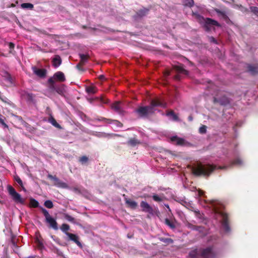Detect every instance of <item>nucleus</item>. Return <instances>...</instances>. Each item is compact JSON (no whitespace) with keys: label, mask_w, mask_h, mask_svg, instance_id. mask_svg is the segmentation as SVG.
Segmentation results:
<instances>
[{"label":"nucleus","mask_w":258,"mask_h":258,"mask_svg":"<svg viewBox=\"0 0 258 258\" xmlns=\"http://www.w3.org/2000/svg\"><path fill=\"white\" fill-rule=\"evenodd\" d=\"M216 168L215 165L199 163L192 167L191 171L192 174L197 176H209Z\"/></svg>","instance_id":"1"},{"label":"nucleus","mask_w":258,"mask_h":258,"mask_svg":"<svg viewBox=\"0 0 258 258\" xmlns=\"http://www.w3.org/2000/svg\"><path fill=\"white\" fill-rule=\"evenodd\" d=\"M213 211L215 214V218L217 219L218 216L222 218L221 223L223 226L224 231L226 232H229L230 231V227L229 223L228 215L225 213L221 208H218L215 202L212 203Z\"/></svg>","instance_id":"2"},{"label":"nucleus","mask_w":258,"mask_h":258,"mask_svg":"<svg viewBox=\"0 0 258 258\" xmlns=\"http://www.w3.org/2000/svg\"><path fill=\"white\" fill-rule=\"evenodd\" d=\"M41 211L45 218L46 222L49 224L50 227L57 230L58 229L57 224L55 220L50 216L46 209L42 208Z\"/></svg>","instance_id":"3"},{"label":"nucleus","mask_w":258,"mask_h":258,"mask_svg":"<svg viewBox=\"0 0 258 258\" xmlns=\"http://www.w3.org/2000/svg\"><path fill=\"white\" fill-rule=\"evenodd\" d=\"M48 82L49 84V88L52 90L56 91L59 95L63 96L65 92L64 85H56L54 84L53 79H49Z\"/></svg>","instance_id":"4"},{"label":"nucleus","mask_w":258,"mask_h":258,"mask_svg":"<svg viewBox=\"0 0 258 258\" xmlns=\"http://www.w3.org/2000/svg\"><path fill=\"white\" fill-rule=\"evenodd\" d=\"M8 190L9 194L11 196L13 200L17 203H23V200H22L21 195L16 192L14 187L11 185L8 186Z\"/></svg>","instance_id":"5"},{"label":"nucleus","mask_w":258,"mask_h":258,"mask_svg":"<svg viewBox=\"0 0 258 258\" xmlns=\"http://www.w3.org/2000/svg\"><path fill=\"white\" fill-rule=\"evenodd\" d=\"M174 70L178 73L174 77V79L177 81H179L181 79L180 75H183L185 76H188L189 72L188 71L185 70L182 65L175 66H174Z\"/></svg>","instance_id":"6"},{"label":"nucleus","mask_w":258,"mask_h":258,"mask_svg":"<svg viewBox=\"0 0 258 258\" xmlns=\"http://www.w3.org/2000/svg\"><path fill=\"white\" fill-rule=\"evenodd\" d=\"M136 111L140 117H147L149 114L153 113L148 106L140 107Z\"/></svg>","instance_id":"7"},{"label":"nucleus","mask_w":258,"mask_h":258,"mask_svg":"<svg viewBox=\"0 0 258 258\" xmlns=\"http://www.w3.org/2000/svg\"><path fill=\"white\" fill-rule=\"evenodd\" d=\"M212 26L220 27V24L216 20L211 18H207L205 20L204 28L206 31H210L211 30Z\"/></svg>","instance_id":"8"},{"label":"nucleus","mask_w":258,"mask_h":258,"mask_svg":"<svg viewBox=\"0 0 258 258\" xmlns=\"http://www.w3.org/2000/svg\"><path fill=\"white\" fill-rule=\"evenodd\" d=\"M170 141L172 143L176 142V146H188L190 145V144L186 141L184 139L179 138L177 136H172L170 138Z\"/></svg>","instance_id":"9"},{"label":"nucleus","mask_w":258,"mask_h":258,"mask_svg":"<svg viewBox=\"0 0 258 258\" xmlns=\"http://www.w3.org/2000/svg\"><path fill=\"white\" fill-rule=\"evenodd\" d=\"M140 206L142 208V210L143 212L148 213L152 215H153L155 213V211L153 208L146 202H141Z\"/></svg>","instance_id":"10"},{"label":"nucleus","mask_w":258,"mask_h":258,"mask_svg":"<svg viewBox=\"0 0 258 258\" xmlns=\"http://www.w3.org/2000/svg\"><path fill=\"white\" fill-rule=\"evenodd\" d=\"M246 68V72L251 75L255 76L258 75V63H248Z\"/></svg>","instance_id":"11"},{"label":"nucleus","mask_w":258,"mask_h":258,"mask_svg":"<svg viewBox=\"0 0 258 258\" xmlns=\"http://www.w3.org/2000/svg\"><path fill=\"white\" fill-rule=\"evenodd\" d=\"M201 256L203 258H212L214 256V253L212 247H207L202 250Z\"/></svg>","instance_id":"12"},{"label":"nucleus","mask_w":258,"mask_h":258,"mask_svg":"<svg viewBox=\"0 0 258 258\" xmlns=\"http://www.w3.org/2000/svg\"><path fill=\"white\" fill-rule=\"evenodd\" d=\"M149 11L150 8H143L137 12L136 14L134 16V17L135 19L142 18L148 15Z\"/></svg>","instance_id":"13"},{"label":"nucleus","mask_w":258,"mask_h":258,"mask_svg":"<svg viewBox=\"0 0 258 258\" xmlns=\"http://www.w3.org/2000/svg\"><path fill=\"white\" fill-rule=\"evenodd\" d=\"M148 106L150 108V109L153 113L154 111V107H157V106L165 107V104H164L163 102L160 101L159 99H156L152 100L151 101V103H150V105H148Z\"/></svg>","instance_id":"14"},{"label":"nucleus","mask_w":258,"mask_h":258,"mask_svg":"<svg viewBox=\"0 0 258 258\" xmlns=\"http://www.w3.org/2000/svg\"><path fill=\"white\" fill-rule=\"evenodd\" d=\"M111 108L115 112L121 114L123 112V103L120 101H116L111 105Z\"/></svg>","instance_id":"15"},{"label":"nucleus","mask_w":258,"mask_h":258,"mask_svg":"<svg viewBox=\"0 0 258 258\" xmlns=\"http://www.w3.org/2000/svg\"><path fill=\"white\" fill-rule=\"evenodd\" d=\"M213 102L214 103H218L222 105H226L230 103L229 99L226 96H223L220 98L214 97Z\"/></svg>","instance_id":"16"},{"label":"nucleus","mask_w":258,"mask_h":258,"mask_svg":"<svg viewBox=\"0 0 258 258\" xmlns=\"http://www.w3.org/2000/svg\"><path fill=\"white\" fill-rule=\"evenodd\" d=\"M33 73L40 78H44L46 74V71L44 69H38L36 67L32 68Z\"/></svg>","instance_id":"17"},{"label":"nucleus","mask_w":258,"mask_h":258,"mask_svg":"<svg viewBox=\"0 0 258 258\" xmlns=\"http://www.w3.org/2000/svg\"><path fill=\"white\" fill-rule=\"evenodd\" d=\"M49 79H53L54 82L57 81L62 82L66 80L64 74L61 72H57L54 74L53 77L50 78Z\"/></svg>","instance_id":"18"},{"label":"nucleus","mask_w":258,"mask_h":258,"mask_svg":"<svg viewBox=\"0 0 258 258\" xmlns=\"http://www.w3.org/2000/svg\"><path fill=\"white\" fill-rule=\"evenodd\" d=\"M67 235L69 237L70 239L75 242L79 247H82L81 243L79 241V237L74 234L71 233H67Z\"/></svg>","instance_id":"19"},{"label":"nucleus","mask_w":258,"mask_h":258,"mask_svg":"<svg viewBox=\"0 0 258 258\" xmlns=\"http://www.w3.org/2000/svg\"><path fill=\"white\" fill-rule=\"evenodd\" d=\"M214 11L219 16H221L225 21H227L228 20H229V18L228 17V16L226 15V13L225 11H221L217 8L214 9Z\"/></svg>","instance_id":"20"},{"label":"nucleus","mask_w":258,"mask_h":258,"mask_svg":"<svg viewBox=\"0 0 258 258\" xmlns=\"http://www.w3.org/2000/svg\"><path fill=\"white\" fill-rule=\"evenodd\" d=\"M80 61L79 64L77 66L78 68H80V67L82 66H83L85 62L87 61L89 56L88 55H85L83 54H81L80 55Z\"/></svg>","instance_id":"21"},{"label":"nucleus","mask_w":258,"mask_h":258,"mask_svg":"<svg viewBox=\"0 0 258 258\" xmlns=\"http://www.w3.org/2000/svg\"><path fill=\"white\" fill-rule=\"evenodd\" d=\"M185 226L188 228H189L192 230L198 231H201V229L203 228L202 226L195 225L188 222H187L185 223Z\"/></svg>","instance_id":"22"},{"label":"nucleus","mask_w":258,"mask_h":258,"mask_svg":"<svg viewBox=\"0 0 258 258\" xmlns=\"http://www.w3.org/2000/svg\"><path fill=\"white\" fill-rule=\"evenodd\" d=\"M61 63V60L59 55H56L55 57L52 59V64L53 66L57 68L58 67Z\"/></svg>","instance_id":"23"},{"label":"nucleus","mask_w":258,"mask_h":258,"mask_svg":"<svg viewBox=\"0 0 258 258\" xmlns=\"http://www.w3.org/2000/svg\"><path fill=\"white\" fill-rule=\"evenodd\" d=\"M87 92L89 94H95L97 92L96 88L94 86H88L86 88Z\"/></svg>","instance_id":"24"},{"label":"nucleus","mask_w":258,"mask_h":258,"mask_svg":"<svg viewBox=\"0 0 258 258\" xmlns=\"http://www.w3.org/2000/svg\"><path fill=\"white\" fill-rule=\"evenodd\" d=\"M194 212L195 214L196 217L200 219L202 222H203L204 220V214L203 213H201L200 211L198 210H195L194 211Z\"/></svg>","instance_id":"25"},{"label":"nucleus","mask_w":258,"mask_h":258,"mask_svg":"<svg viewBox=\"0 0 258 258\" xmlns=\"http://www.w3.org/2000/svg\"><path fill=\"white\" fill-rule=\"evenodd\" d=\"M164 223L171 229H174L176 227L174 222L168 218L165 219Z\"/></svg>","instance_id":"26"},{"label":"nucleus","mask_w":258,"mask_h":258,"mask_svg":"<svg viewBox=\"0 0 258 258\" xmlns=\"http://www.w3.org/2000/svg\"><path fill=\"white\" fill-rule=\"evenodd\" d=\"M48 121L50 123H51L53 126H54L56 127H58V128L60 127L59 124L58 123H57V122H56L55 119L52 116H51L49 117Z\"/></svg>","instance_id":"27"},{"label":"nucleus","mask_w":258,"mask_h":258,"mask_svg":"<svg viewBox=\"0 0 258 258\" xmlns=\"http://www.w3.org/2000/svg\"><path fill=\"white\" fill-rule=\"evenodd\" d=\"M198 251L197 249L190 251L189 253V256L190 258H198Z\"/></svg>","instance_id":"28"},{"label":"nucleus","mask_w":258,"mask_h":258,"mask_svg":"<svg viewBox=\"0 0 258 258\" xmlns=\"http://www.w3.org/2000/svg\"><path fill=\"white\" fill-rule=\"evenodd\" d=\"M141 142L138 139L135 138L130 139V146H136L139 144H140Z\"/></svg>","instance_id":"29"},{"label":"nucleus","mask_w":258,"mask_h":258,"mask_svg":"<svg viewBox=\"0 0 258 258\" xmlns=\"http://www.w3.org/2000/svg\"><path fill=\"white\" fill-rule=\"evenodd\" d=\"M243 163L242 160L240 158H236L231 162V165H241Z\"/></svg>","instance_id":"30"},{"label":"nucleus","mask_w":258,"mask_h":258,"mask_svg":"<svg viewBox=\"0 0 258 258\" xmlns=\"http://www.w3.org/2000/svg\"><path fill=\"white\" fill-rule=\"evenodd\" d=\"M30 206L32 208H37L39 206L38 202L34 199H31L30 200Z\"/></svg>","instance_id":"31"},{"label":"nucleus","mask_w":258,"mask_h":258,"mask_svg":"<svg viewBox=\"0 0 258 258\" xmlns=\"http://www.w3.org/2000/svg\"><path fill=\"white\" fill-rule=\"evenodd\" d=\"M14 179L21 186V187L22 188V189L25 191L26 189L23 186V182L20 178L18 176L16 175L14 177Z\"/></svg>","instance_id":"32"},{"label":"nucleus","mask_w":258,"mask_h":258,"mask_svg":"<svg viewBox=\"0 0 258 258\" xmlns=\"http://www.w3.org/2000/svg\"><path fill=\"white\" fill-rule=\"evenodd\" d=\"M70 229V226L69 225L67 224H62L61 227H60V229L66 233V234L67 235V233H69L68 232V231Z\"/></svg>","instance_id":"33"},{"label":"nucleus","mask_w":258,"mask_h":258,"mask_svg":"<svg viewBox=\"0 0 258 258\" xmlns=\"http://www.w3.org/2000/svg\"><path fill=\"white\" fill-rule=\"evenodd\" d=\"M21 7L23 9H29L31 10L33 8V5L30 3H23L21 4Z\"/></svg>","instance_id":"34"},{"label":"nucleus","mask_w":258,"mask_h":258,"mask_svg":"<svg viewBox=\"0 0 258 258\" xmlns=\"http://www.w3.org/2000/svg\"><path fill=\"white\" fill-rule=\"evenodd\" d=\"M167 115H168V116H172L173 119L174 120H177L178 119V116L174 113V112L172 110H170V111H169L167 113Z\"/></svg>","instance_id":"35"},{"label":"nucleus","mask_w":258,"mask_h":258,"mask_svg":"<svg viewBox=\"0 0 258 258\" xmlns=\"http://www.w3.org/2000/svg\"><path fill=\"white\" fill-rule=\"evenodd\" d=\"M44 206L46 208H49V209L52 208L53 207V205L52 202L51 201H50V200L46 201L44 202Z\"/></svg>","instance_id":"36"},{"label":"nucleus","mask_w":258,"mask_h":258,"mask_svg":"<svg viewBox=\"0 0 258 258\" xmlns=\"http://www.w3.org/2000/svg\"><path fill=\"white\" fill-rule=\"evenodd\" d=\"M185 5L189 7H192L194 5V0H185Z\"/></svg>","instance_id":"37"},{"label":"nucleus","mask_w":258,"mask_h":258,"mask_svg":"<svg viewBox=\"0 0 258 258\" xmlns=\"http://www.w3.org/2000/svg\"><path fill=\"white\" fill-rule=\"evenodd\" d=\"M152 198L155 201L158 202H160L163 201V198L159 197L157 195H153L152 196Z\"/></svg>","instance_id":"38"},{"label":"nucleus","mask_w":258,"mask_h":258,"mask_svg":"<svg viewBox=\"0 0 258 258\" xmlns=\"http://www.w3.org/2000/svg\"><path fill=\"white\" fill-rule=\"evenodd\" d=\"M250 9L251 12L258 17V7H250Z\"/></svg>","instance_id":"39"},{"label":"nucleus","mask_w":258,"mask_h":258,"mask_svg":"<svg viewBox=\"0 0 258 258\" xmlns=\"http://www.w3.org/2000/svg\"><path fill=\"white\" fill-rule=\"evenodd\" d=\"M97 120L99 121H102L106 123H112L111 120L107 119V118H105L104 117H100L99 118H98Z\"/></svg>","instance_id":"40"},{"label":"nucleus","mask_w":258,"mask_h":258,"mask_svg":"<svg viewBox=\"0 0 258 258\" xmlns=\"http://www.w3.org/2000/svg\"><path fill=\"white\" fill-rule=\"evenodd\" d=\"M5 117L0 114V123L2 124L5 127H8V125L4 122Z\"/></svg>","instance_id":"41"},{"label":"nucleus","mask_w":258,"mask_h":258,"mask_svg":"<svg viewBox=\"0 0 258 258\" xmlns=\"http://www.w3.org/2000/svg\"><path fill=\"white\" fill-rule=\"evenodd\" d=\"M206 131L207 127L206 125H203L202 126H201L199 128V132L201 134H205L206 133Z\"/></svg>","instance_id":"42"},{"label":"nucleus","mask_w":258,"mask_h":258,"mask_svg":"<svg viewBox=\"0 0 258 258\" xmlns=\"http://www.w3.org/2000/svg\"><path fill=\"white\" fill-rule=\"evenodd\" d=\"M88 160V158L85 156H82L81 157L80 159H79V161L82 163H85L86 162H87Z\"/></svg>","instance_id":"43"},{"label":"nucleus","mask_w":258,"mask_h":258,"mask_svg":"<svg viewBox=\"0 0 258 258\" xmlns=\"http://www.w3.org/2000/svg\"><path fill=\"white\" fill-rule=\"evenodd\" d=\"M64 217L67 220L70 222H74L75 220L74 218L68 214L65 215Z\"/></svg>","instance_id":"44"},{"label":"nucleus","mask_w":258,"mask_h":258,"mask_svg":"<svg viewBox=\"0 0 258 258\" xmlns=\"http://www.w3.org/2000/svg\"><path fill=\"white\" fill-rule=\"evenodd\" d=\"M6 79H7V81L8 82H9L11 84H12L13 83V80L10 74H7Z\"/></svg>","instance_id":"45"},{"label":"nucleus","mask_w":258,"mask_h":258,"mask_svg":"<svg viewBox=\"0 0 258 258\" xmlns=\"http://www.w3.org/2000/svg\"><path fill=\"white\" fill-rule=\"evenodd\" d=\"M54 182V184L55 185H59L61 183V182L59 180V179L58 178H57L56 176L55 177L54 180H53Z\"/></svg>","instance_id":"46"},{"label":"nucleus","mask_w":258,"mask_h":258,"mask_svg":"<svg viewBox=\"0 0 258 258\" xmlns=\"http://www.w3.org/2000/svg\"><path fill=\"white\" fill-rule=\"evenodd\" d=\"M137 206V203L134 201H130V207L132 208H135Z\"/></svg>","instance_id":"47"},{"label":"nucleus","mask_w":258,"mask_h":258,"mask_svg":"<svg viewBox=\"0 0 258 258\" xmlns=\"http://www.w3.org/2000/svg\"><path fill=\"white\" fill-rule=\"evenodd\" d=\"M112 122H114L117 126L118 127H121L122 124L120 122L117 121V120H111Z\"/></svg>","instance_id":"48"},{"label":"nucleus","mask_w":258,"mask_h":258,"mask_svg":"<svg viewBox=\"0 0 258 258\" xmlns=\"http://www.w3.org/2000/svg\"><path fill=\"white\" fill-rule=\"evenodd\" d=\"M164 242H167V243H172L173 240L171 238H166L165 240H164Z\"/></svg>","instance_id":"49"},{"label":"nucleus","mask_w":258,"mask_h":258,"mask_svg":"<svg viewBox=\"0 0 258 258\" xmlns=\"http://www.w3.org/2000/svg\"><path fill=\"white\" fill-rule=\"evenodd\" d=\"M100 101L103 103H107L108 102L107 99H105L103 97L100 98Z\"/></svg>","instance_id":"50"},{"label":"nucleus","mask_w":258,"mask_h":258,"mask_svg":"<svg viewBox=\"0 0 258 258\" xmlns=\"http://www.w3.org/2000/svg\"><path fill=\"white\" fill-rule=\"evenodd\" d=\"M9 46L10 49H14V48L15 47V45L14 43L10 42L9 43Z\"/></svg>","instance_id":"51"},{"label":"nucleus","mask_w":258,"mask_h":258,"mask_svg":"<svg viewBox=\"0 0 258 258\" xmlns=\"http://www.w3.org/2000/svg\"><path fill=\"white\" fill-rule=\"evenodd\" d=\"M48 178L51 180H54L55 176H52L51 175H48Z\"/></svg>","instance_id":"52"},{"label":"nucleus","mask_w":258,"mask_h":258,"mask_svg":"<svg viewBox=\"0 0 258 258\" xmlns=\"http://www.w3.org/2000/svg\"><path fill=\"white\" fill-rule=\"evenodd\" d=\"M170 75V73L169 72H167L165 73L164 75L165 76H168L169 75Z\"/></svg>","instance_id":"53"},{"label":"nucleus","mask_w":258,"mask_h":258,"mask_svg":"<svg viewBox=\"0 0 258 258\" xmlns=\"http://www.w3.org/2000/svg\"><path fill=\"white\" fill-rule=\"evenodd\" d=\"M211 39L213 42L216 43V40L215 39V38L214 37H211Z\"/></svg>","instance_id":"54"},{"label":"nucleus","mask_w":258,"mask_h":258,"mask_svg":"<svg viewBox=\"0 0 258 258\" xmlns=\"http://www.w3.org/2000/svg\"><path fill=\"white\" fill-rule=\"evenodd\" d=\"M112 136H118V135L117 134H113Z\"/></svg>","instance_id":"55"},{"label":"nucleus","mask_w":258,"mask_h":258,"mask_svg":"<svg viewBox=\"0 0 258 258\" xmlns=\"http://www.w3.org/2000/svg\"><path fill=\"white\" fill-rule=\"evenodd\" d=\"M126 203L127 204H129V201H128V200H126Z\"/></svg>","instance_id":"56"},{"label":"nucleus","mask_w":258,"mask_h":258,"mask_svg":"<svg viewBox=\"0 0 258 258\" xmlns=\"http://www.w3.org/2000/svg\"><path fill=\"white\" fill-rule=\"evenodd\" d=\"M1 96H2V93H1V92H0V99H2V98H1Z\"/></svg>","instance_id":"57"},{"label":"nucleus","mask_w":258,"mask_h":258,"mask_svg":"<svg viewBox=\"0 0 258 258\" xmlns=\"http://www.w3.org/2000/svg\"><path fill=\"white\" fill-rule=\"evenodd\" d=\"M189 120H192V118L191 117H189Z\"/></svg>","instance_id":"58"},{"label":"nucleus","mask_w":258,"mask_h":258,"mask_svg":"<svg viewBox=\"0 0 258 258\" xmlns=\"http://www.w3.org/2000/svg\"><path fill=\"white\" fill-rule=\"evenodd\" d=\"M225 168L224 167H220V169H223V168Z\"/></svg>","instance_id":"59"},{"label":"nucleus","mask_w":258,"mask_h":258,"mask_svg":"<svg viewBox=\"0 0 258 258\" xmlns=\"http://www.w3.org/2000/svg\"><path fill=\"white\" fill-rule=\"evenodd\" d=\"M103 78H104V77H103V76H101V77H100V78H101V79H103Z\"/></svg>","instance_id":"60"},{"label":"nucleus","mask_w":258,"mask_h":258,"mask_svg":"<svg viewBox=\"0 0 258 258\" xmlns=\"http://www.w3.org/2000/svg\"><path fill=\"white\" fill-rule=\"evenodd\" d=\"M127 237H129V234L127 235Z\"/></svg>","instance_id":"61"}]
</instances>
